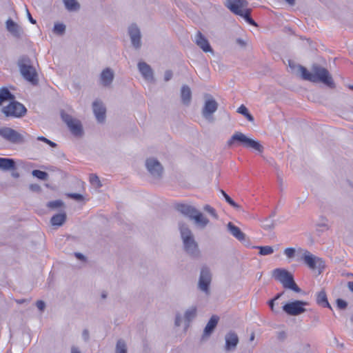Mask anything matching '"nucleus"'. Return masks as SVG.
Instances as JSON below:
<instances>
[{"label":"nucleus","instance_id":"412c9836","mask_svg":"<svg viewBox=\"0 0 353 353\" xmlns=\"http://www.w3.org/2000/svg\"><path fill=\"white\" fill-rule=\"evenodd\" d=\"M139 70L145 79H152V70L150 65L144 62L138 64Z\"/></svg>","mask_w":353,"mask_h":353},{"label":"nucleus","instance_id":"c756f323","mask_svg":"<svg viewBox=\"0 0 353 353\" xmlns=\"http://www.w3.org/2000/svg\"><path fill=\"white\" fill-rule=\"evenodd\" d=\"M64 4L68 10H77L79 8V4L76 0H63Z\"/></svg>","mask_w":353,"mask_h":353},{"label":"nucleus","instance_id":"b1692460","mask_svg":"<svg viewBox=\"0 0 353 353\" xmlns=\"http://www.w3.org/2000/svg\"><path fill=\"white\" fill-rule=\"evenodd\" d=\"M6 28L15 37H19L21 34V30L19 26L14 23L12 19H8L6 21Z\"/></svg>","mask_w":353,"mask_h":353},{"label":"nucleus","instance_id":"5701e85b","mask_svg":"<svg viewBox=\"0 0 353 353\" xmlns=\"http://www.w3.org/2000/svg\"><path fill=\"white\" fill-rule=\"evenodd\" d=\"M219 321V317L216 315H213L210 321H208V324L206 325L205 329H204V335L208 336L210 335L215 327L216 326Z\"/></svg>","mask_w":353,"mask_h":353},{"label":"nucleus","instance_id":"79ce46f5","mask_svg":"<svg viewBox=\"0 0 353 353\" xmlns=\"http://www.w3.org/2000/svg\"><path fill=\"white\" fill-rule=\"evenodd\" d=\"M336 305L339 309H345L347 307V303L341 299L336 300Z\"/></svg>","mask_w":353,"mask_h":353},{"label":"nucleus","instance_id":"9b49d317","mask_svg":"<svg viewBox=\"0 0 353 353\" xmlns=\"http://www.w3.org/2000/svg\"><path fill=\"white\" fill-rule=\"evenodd\" d=\"M302 259L311 270H315L316 268L321 270L324 268V261L321 258L314 256L307 250L303 251Z\"/></svg>","mask_w":353,"mask_h":353},{"label":"nucleus","instance_id":"393cba45","mask_svg":"<svg viewBox=\"0 0 353 353\" xmlns=\"http://www.w3.org/2000/svg\"><path fill=\"white\" fill-rule=\"evenodd\" d=\"M316 303L319 305L324 307L332 308L327 298L326 293L324 290H321L316 294Z\"/></svg>","mask_w":353,"mask_h":353},{"label":"nucleus","instance_id":"39448f33","mask_svg":"<svg viewBox=\"0 0 353 353\" xmlns=\"http://www.w3.org/2000/svg\"><path fill=\"white\" fill-rule=\"evenodd\" d=\"M274 278L281 282L285 288L291 289L296 292H299L301 289L295 283L291 273L284 269L277 268L273 271Z\"/></svg>","mask_w":353,"mask_h":353},{"label":"nucleus","instance_id":"bf43d9fd","mask_svg":"<svg viewBox=\"0 0 353 353\" xmlns=\"http://www.w3.org/2000/svg\"><path fill=\"white\" fill-rule=\"evenodd\" d=\"M88 332L86 330L83 332V335H85V337L88 336Z\"/></svg>","mask_w":353,"mask_h":353},{"label":"nucleus","instance_id":"de8ad7c7","mask_svg":"<svg viewBox=\"0 0 353 353\" xmlns=\"http://www.w3.org/2000/svg\"><path fill=\"white\" fill-rule=\"evenodd\" d=\"M172 73L171 71H170V70L166 71L165 74V81L170 80L172 78Z\"/></svg>","mask_w":353,"mask_h":353},{"label":"nucleus","instance_id":"ea45409f","mask_svg":"<svg viewBox=\"0 0 353 353\" xmlns=\"http://www.w3.org/2000/svg\"><path fill=\"white\" fill-rule=\"evenodd\" d=\"M37 139L38 141H41L46 143L47 144L50 145L52 148H54L57 146V144L51 141L50 140L48 139L47 138H46L43 136L38 137L37 138Z\"/></svg>","mask_w":353,"mask_h":353},{"label":"nucleus","instance_id":"c9c22d12","mask_svg":"<svg viewBox=\"0 0 353 353\" xmlns=\"http://www.w3.org/2000/svg\"><path fill=\"white\" fill-rule=\"evenodd\" d=\"M65 26L63 23H56L54 26V32L61 34L64 32Z\"/></svg>","mask_w":353,"mask_h":353},{"label":"nucleus","instance_id":"e433bc0d","mask_svg":"<svg viewBox=\"0 0 353 353\" xmlns=\"http://www.w3.org/2000/svg\"><path fill=\"white\" fill-rule=\"evenodd\" d=\"M196 309L192 308L185 312V316L188 321H190L196 316Z\"/></svg>","mask_w":353,"mask_h":353},{"label":"nucleus","instance_id":"7ed1b4c3","mask_svg":"<svg viewBox=\"0 0 353 353\" xmlns=\"http://www.w3.org/2000/svg\"><path fill=\"white\" fill-rule=\"evenodd\" d=\"M175 208L181 213L194 219L196 223L201 227H205L209 223L208 219L205 218L202 213L198 212L191 205L184 203H177Z\"/></svg>","mask_w":353,"mask_h":353},{"label":"nucleus","instance_id":"dca6fc26","mask_svg":"<svg viewBox=\"0 0 353 353\" xmlns=\"http://www.w3.org/2000/svg\"><path fill=\"white\" fill-rule=\"evenodd\" d=\"M129 34L132 43L135 48H139L141 46V34L139 28L135 25H132L129 28Z\"/></svg>","mask_w":353,"mask_h":353},{"label":"nucleus","instance_id":"4468645a","mask_svg":"<svg viewBox=\"0 0 353 353\" xmlns=\"http://www.w3.org/2000/svg\"><path fill=\"white\" fill-rule=\"evenodd\" d=\"M146 167L149 172L157 176H160L163 172V167L161 163L154 159H148L146 161Z\"/></svg>","mask_w":353,"mask_h":353},{"label":"nucleus","instance_id":"9d476101","mask_svg":"<svg viewBox=\"0 0 353 353\" xmlns=\"http://www.w3.org/2000/svg\"><path fill=\"white\" fill-rule=\"evenodd\" d=\"M180 231L185 250L190 252L197 250L198 246L193 239L191 231L184 226L180 227Z\"/></svg>","mask_w":353,"mask_h":353},{"label":"nucleus","instance_id":"603ef678","mask_svg":"<svg viewBox=\"0 0 353 353\" xmlns=\"http://www.w3.org/2000/svg\"><path fill=\"white\" fill-rule=\"evenodd\" d=\"M71 353H81L77 347H72Z\"/></svg>","mask_w":353,"mask_h":353},{"label":"nucleus","instance_id":"0e129e2a","mask_svg":"<svg viewBox=\"0 0 353 353\" xmlns=\"http://www.w3.org/2000/svg\"><path fill=\"white\" fill-rule=\"evenodd\" d=\"M102 296L103 298H105L106 296L105 294H103Z\"/></svg>","mask_w":353,"mask_h":353},{"label":"nucleus","instance_id":"20e7f679","mask_svg":"<svg viewBox=\"0 0 353 353\" xmlns=\"http://www.w3.org/2000/svg\"><path fill=\"white\" fill-rule=\"evenodd\" d=\"M236 141L240 143L243 147L246 148L253 149L261 153L263 150V147L259 141L247 137L244 134L240 132H235L230 139V140H228V145H232Z\"/></svg>","mask_w":353,"mask_h":353},{"label":"nucleus","instance_id":"aec40b11","mask_svg":"<svg viewBox=\"0 0 353 353\" xmlns=\"http://www.w3.org/2000/svg\"><path fill=\"white\" fill-rule=\"evenodd\" d=\"M228 228L231 234L239 241H243L245 240V234L241 232L239 228L233 225L231 222L228 224Z\"/></svg>","mask_w":353,"mask_h":353},{"label":"nucleus","instance_id":"680f3d73","mask_svg":"<svg viewBox=\"0 0 353 353\" xmlns=\"http://www.w3.org/2000/svg\"><path fill=\"white\" fill-rule=\"evenodd\" d=\"M348 87L350 90H353V85H350Z\"/></svg>","mask_w":353,"mask_h":353},{"label":"nucleus","instance_id":"473e14b6","mask_svg":"<svg viewBox=\"0 0 353 353\" xmlns=\"http://www.w3.org/2000/svg\"><path fill=\"white\" fill-rule=\"evenodd\" d=\"M63 205V203L61 200H56L48 203L47 206L51 209H58Z\"/></svg>","mask_w":353,"mask_h":353},{"label":"nucleus","instance_id":"0eeeda50","mask_svg":"<svg viewBox=\"0 0 353 353\" xmlns=\"http://www.w3.org/2000/svg\"><path fill=\"white\" fill-rule=\"evenodd\" d=\"M0 137L13 144H21L25 141V137L22 134L9 127L0 128Z\"/></svg>","mask_w":353,"mask_h":353},{"label":"nucleus","instance_id":"a18cd8bd","mask_svg":"<svg viewBox=\"0 0 353 353\" xmlns=\"http://www.w3.org/2000/svg\"><path fill=\"white\" fill-rule=\"evenodd\" d=\"M68 196L70 198H72V199H74L75 200H79V201L83 200V196L81 194H79L73 193V194H70Z\"/></svg>","mask_w":353,"mask_h":353},{"label":"nucleus","instance_id":"c85d7f7f","mask_svg":"<svg viewBox=\"0 0 353 353\" xmlns=\"http://www.w3.org/2000/svg\"><path fill=\"white\" fill-rule=\"evenodd\" d=\"M14 97L7 88L0 90V105L4 101L13 99Z\"/></svg>","mask_w":353,"mask_h":353},{"label":"nucleus","instance_id":"8fccbe9b","mask_svg":"<svg viewBox=\"0 0 353 353\" xmlns=\"http://www.w3.org/2000/svg\"><path fill=\"white\" fill-rule=\"evenodd\" d=\"M245 117L250 121H254L253 117L249 113V112L245 115Z\"/></svg>","mask_w":353,"mask_h":353},{"label":"nucleus","instance_id":"58836bf2","mask_svg":"<svg viewBox=\"0 0 353 353\" xmlns=\"http://www.w3.org/2000/svg\"><path fill=\"white\" fill-rule=\"evenodd\" d=\"M296 250L293 248H288L284 250V254L289 259H291L294 256Z\"/></svg>","mask_w":353,"mask_h":353},{"label":"nucleus","instance_id":"72a5a7b5","mask_svg":"<svg viewBox=\"0 0 353 353\" xmlns=\"http://www.w3.org/2000/svg\"><path fill=\"white\" fill-rule=\"evenodd\" d=\"M90 182L96 188H100L102 185L99 177L96 174H90Z\"/></svg>","mask_w":353,"mask_h":353},{"label":"nucleus","instance_id":"49530a36","mask_svg":"<svg viewBox=\"0 0 353 353\" xmlns=\"http://www.w3.org/2000/svg\"><path fill=\"white\" fill-rule=\"evenodd\" d=\"M36 305L39 310L42 311L45 307V303L43 301H37Z\"/></svg>","mask_w":353,"mask_h":353},{"label":"nucleus","instance_id":"3c124183","mask_svg":"<svg viewBox=\"0 0 353 353\" xmlns=\"http://www.w3.org/2000/svg\"><path fill=\"white\" fill-rule=\"evenodd\" d=\"M347 286H348L349 289H350L352 292H353V281H350V282H348V283H347Z\"/></svg>","mask_w":353,"mask_h":353},{"label":"nucleus","instance_id":"4c0bfd02","mask_svg":"<svg viewBox=\"0 0 353 353\" xmlns=\"http://www.w3.org/2000/svg\"><path fill=\"white\" fill-rule=\"evenodd\" d=\"M203 209L205 212L210 214L213 217H214L215 219H217V214L216 213V211L212 207H211L209 205H206L204 206Z\"/></svg>","mask_w":353,"mask_h":353},{"label":"nucleus","instance_id":"cd10ccee","mask_svg":"<svg viewBox=\"0 0 353 353\" xmlns=\"http://www.w3.org/2000/svg\"><path fill=\"white\" fill-rule=\"evenodd\" d=\"M191 91L188 86L184 85L181 89V99L184 104H188L191 100Z\"/></svg>","mask_w":353,"mask_h":353},{"label":"nucleus","instance_id":"13d9d810","mask_svg":"<svg viewBox=\"0 0 353 353\" xmlns=\"http://www.w3.org/2000/svg\"><path fill=\"white\" fill-rule=\"evenodd\" d=\"M254 333H252V335H251V336H250V341H253V340H254Z\"/></svg>","mask_w":353,"mask_h":353},{"label":"nucleus","instance_id":"6e6d98bb","mask_svg":"<svg viewBox=\"0 0 353 353\" xmlns=\"http://www.w3.org/2000/svg\"><path fill=\"white\" fill-rule=\"evenodd\" d=\"M290 5L293 6L295 3L294 0H285Z\"/></svg>","mask_w":353,"mask_h":353},{"label":"nucleus","instance_id":"2f4dec72","mask_svg":"<svg viewBox=\"0 0 353 353\" xmlns=\"http://www.w3.org/2000/svg\"><path fill=\"white\" fill-rule=\"evenodd\" d=\"M32 175L39 179L41 180H46L48 179V174L46 172L39 170H34L32 172Z\"/></svg>","mask_w":353,"mask_h":353},{"label":"nucleus","instance_id":"4be33fe9","mask_svg":"<svg viewBox=\"0 0 353 353\" xmlns=\"http://www.w3.org/2000/svg\"><path fill=\"white\" fill-rule=\"evenodd\" d=\"M225 347L227 350H230L236 347L239 342L237 335L234 332L229 333L225 337Z\"/></svg>","mask_w":353,"mask_h":353},{"label":"nucleus","instance_id":"423d86ee","mask_svg":"<svg viewBox=\"0 0 353 353\" xmlns=\"http://www.w3.org/2000/svg\"><path fill=\"white\" fill-rule=\"evenodd\" d=\"M19 65L22 76L32 83L37 82V74L35 69L30 65L28 59L23 57L19 60Z\"/></svg>","mask_w":353,"mask_h":353},{"label":"nucleus","instance_id":"f257e3e1","mask_svg":"<svg viewBox=\"0 0 353 353\" xmlns=\"http://www.w3.org/2000/svg\"><path fill=\"white\" fill-rule=\"evenodd\" d=\"M297 69L304 80L313 83L321 82L330 88L334 87L332 77L329 71L325 68L314 65L312 66V72H309L305 67L301 65H298Z\"/></svg>","mask_w":353,"mask_h":353},{"label":"nucleus","instance_id":"1a4fd4ad","mask_svg":"<svg viewBox=\"0 0 353 353\" xmlns=\"http://www.w3.org/2000/svg\"><path fill=\"white\" fill-rule=\"evenodd\" d=\"M308 303L303 301H294L287 303L283 306V311L289 315L297 316L305 312V307Z\"/></svg>","mask_w":353,"mask_h":353},{"label":"nucleus","instance_id":"a211bd4d","mask_svg":"<svg viewBox=\"0 0 353 353\" xmlns=\"http://www.w3.org/2000/svg\"><path fill=\"white\" fill-rule=\"evenodd\" d=\"M217 103L214 99H208L205 101L203 109V114L205 117L211 116L217 109Z\"/></svg>","mask_w":353,"mask_h":353},{"label":"nucleus","instance_id":"7c9ffc66","mask_svg":"<svg viewBox=\"0 0 353 353\" xmlns=\"http://www.w3.org/2000/svg\"><path fill=\"white\" fill-rule=\"evenodd\" d=\"M256 248L259 250V254L261 255H269L274 252V250L271 246H256Z\"/></svg>","mask_w":353,"mask_h":353},{"label":"nucleus","instance_id":"a19ab883","mask_svg":"<svg viewBox=\"0 0 353 353\" xmlns=\"http://www.w3.org/2000/svg\"><path fill=\"white\" fill-rule=\"evenodd\" d=\"M222 193L225 199V201L232 206L236 207V203L231 199V197L227 194L224 191L222 190Z\"/></svg>","mask_w":353,"mask_h":353},{"label":"nucleus","instance_id":"bb28decb","mask_svg":"<svg viewBox=\"0 0 353 353\" xmlns=\"http://www.w3.org/2000/svg\"><path fill=\"white\" fill-rule=\"evenodd\" d=\"M65 219H66L65 213L63 212V213L57 214H54L51 218V223L53 225L60 226L65 221Z\"/></svg>","mask_w":353,"mask_h":353},{"label":"nucleus","instance_id":"864d4df0","mask_svg":"<svg viewBox=\"0 0 353 353\" xmlns=\"http://www.w3.org/2000/svg\"><path fill=\"white\" fill-rule=\"evenodd\" d=\"M75 256L79 259H84V256L81 253H75Z\"/></svg>","mask_w":353,"mask_h":353},{"label":"nucleus","instance_id":"052dcab7","mask_svg":"<svg viewBox=\"0 0 353 353\" xmlns=\"http://www.w3.org/2000/svg\"><path fill=\"white\" fill-rule=\"evenodd\" d=\"M289 65L290 66V68H293L294 67V65H292L291 62L290 61L289 62Z\"/></svg>","mask_w":353,"mask_h":353},{"label":"nucleus","instance_id":"f704fd0d","mask_svg":"<svg viewBox=\"0 0 353 353\" xmlns=\"http://www.w3.org/2000/svg\"><path fill=\"white\" fill-rule=\"evenodd\" d=\"M117 353H126L125 344L122 341H119L117 344Z\"/></svg>","mask_w":353,"mask_h":353},{"label":"nucleus","instance_id":"09e8293b","mask_svg":"<svg viewBox=\"0 0 353 353\" xmlns=\"http://www.w3.org/2000/svg\"><path fill=\"white\" fill-rule=\"evenodd\" d=\"M27 13H28V19H29V21H30V23H32V24H35L36 23V21L32 17L30 13L29 12L28 10H27Z\"/></svg>","mask_w":353,"mask_h":353},{"label":"nucleus","instance_id":"ddd939ff","mask_svg":"<svg viewBox=\"0 0 353 353\" xmlns=\"http://www.w3.org/2000/svg\"><path fill=\"white\" fill-rule=\"evenodd\" d=\"M211 282V274L207 268H203L201 271V275L199 281V288L208 293L209 285Z\"/></svg>","mask_w":353,"mask_h":353},{"label":"nucleus","instance_id":"a878e982","mask_svg":"<svg viewBox=\"0 0 353 353\" xmlns=\"http://www.w3.org/2000/svg\"><path fill=\"white\" fill-rule=\"evenodd\" d=\"M15 163L13 159L0 157V168L8 170L14 168Z\"/></svg>","mask_w":353,"mask_h":353},{"label":"nucleus","instance_id":"f8f14e48","mask_svg":"<svg viewBox=\"0 0 353 353\" xmlns=\"http://www.w3.org/2000/svg\"><path fill=\"white\" fill-rule=\"evenodd\" d=\"M64 121L68 126L70 132L76 137H80L83 134V128L81 122L72 118L69 115L63 117Z\"/></svg>","mask_w":353,"mask_h":353},{"label":"nucleus","instance_id":"37998d69","mask_svg":"<svg viewBox=\"0 0 353 353\" xmlns=\"http://www.w3.org/2000/svg\"><path fill=\"white\" fill-rule=\"evenodd\" d=\"M237 112L243 115H245L248 112V110L247 109V108L244 105H241L237 110Z\"/></svg>","mask_w":353,"mask_h":353},{"label":"nucleus","instance_id":"6e6552de","mask_svg":"<svg viewBox=\"0 0 353 353\" xmlns=\"http://www.w3.org/2000/svg\"><path fill=\"white\" fill-rule=\"evenodd\" d=\"M2 112L8 117H21L26 114V108L19 102L11 101L3 108Z\"/></svg>","mask_w":353,"mask_h":353},{"label":"nucleus","instance_id":"f3484780","mask_svg":"<svg viewBox=\"0 0 353 353\" xmlns=\"http://www.w3.org/2000/svg\"><path fill=\"white\" fill-rule=\"evenodd\" d=\"M93 110L96 118L99 122L104 121L105 117V108L101 102L96 101L93 103Z\"/></svg>","mask_w":353,"mask_h":353},{"label":"nucleus","instance_id":"e2e57ef3","mask_svg":"<svg viewBox=\"0 0 353 353\" xmlns=\"http://www.w3.org/2000/svg\"><path fill=\"white\" fill-rule=\"evenodd\" d=\"M17 302H18L19 303H23V301H17Z\"/></svg>","mask_w":353,"mask_h":353},{"label":"nucleus","instance_id":"4d7b16f0","mask_svg":"<svg viewBox=\"0 0 353 353\" xmlns=\"http://www.w3.org/2000/svg\"><path fill=\"white\" fill-rule=\"evenodd\" d=\"M175 324H176V325H179V324H180V318H179V316H177V317L176 318Z\"/></svg>","mask_w":353,"mask_h":353},{"label":"nucleus","instance_id":"2eb2a0df","mask_svg":"<svg viewBox=\"0 0 353 353\" xmlns=\"http://www.w3.org/2000/svg\"><path fill=\"white\" fill-rule=\"evenodd\" d=\"M196 44L205 52H212L213 50L208 41L201 32H198L196 35Z\"/></svg>","mask_w":353,"mask_h":353},{"label":"nucleus","instance_id":"5fc2aeb1","mask_svg":"<svg viewBox=\"0 0 353 353\" xmlns=\"http://www.w3.org/2000/svg\"><path fill=\"white\" fill-rule=\"evenodd\" d=\"M30 188L33 190L39 189V186H38L37 185H31Z\"/></svg>","mask_w":353,"mask_h":353},{"label":"nucleus","instance_id":"6ab92c4d","mask_svg":"<svg viewBox=\"0 0 353 353\" xmlns=\"http://www.w3.org/2000/svg\"><path fill=\"white\" fill-rule=\"evenodd\" d=\"M113 72L109 68L103 70L101 74V81L104 86H108L110 85L113 80Z\"/></svg>","mask_w":353,"mask_h":353},{"label":"nucleus","instance_id":"c03bdc74","mask_svg":"<svg viewBox=\"0 0 353 353\" xmlns=\"http://www.w3.org/2000/svg\"><path fill=\"white\" fill-rule=\"evenodd\" d=\"M279 297H280V294H277L274 299L269 301V303H268L269 306L272 312H274V301H275V300L278 299Z\"/></svg>","mask_w":353,"mask_h":353},{"label":"nucleus","instance_id":"f03ea898","mask_svg":"<svg viewBox=\"0 0 353 353\" xmlns=\"http://www.w3.org/2000/svg\"><path fill=\"white\" fill-rule=\"evenodd\" d=\"M248 3L246 0H228L225 6L234 14L239 15L250 25L256 26V23L251 17V10L248 8Z\"/></svg>","mask_w":353,"mask_h":353}]
</instances>
